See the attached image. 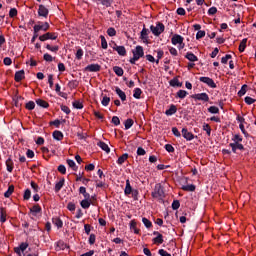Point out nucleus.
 I'll use <instances>...</instances> for the list:
<instances>
[{
    "label": "nucleus",
    "instance_id": "obj_1",
    "mask_svg": "<svg viewBox=\"0 0 256 256\" xmlns=\"http://www.w3.org/2000/svg\"><path fill=\"white\" fill-rule=\"evenodd\" d=\"M152 197L154 199H165V191L163 190V186L161 184H156L154 191L152 192Z\"/></svg>",
    "mask_w": 256,
    "mask_h": 256
},
{
    "label": "nucleus",
    "instance_id": "obj_2",
    "mask_svg": "<svg viewBox=\"0 0 256 256\" xmlns=\"http://www.w3.org/2000/svg\"><path fill=\"white\" fill-rule=\"evenodd\" d=\"M150 31L155 35V37H159L163 31H165V25L163 23H157L156 26L151 25L150 26Z\"/></svg>",
    "mask_w": 256,
    "mask_h": 256
},
{
    "label": "nucleus",
    "instance_id": "obj_3",
    "mask_svg": "<svg viewBox=\"0 0 256 256\" xmlns=\"http://www.w3.org/2000/svg\"><path fill=\"white\" fill-rule=\"evenodd\" d=\"M191 98L195 101H203V103L209 102V94L205 92L191 95Z\"/></svg>",
    "mask_w": 256,
    "mask_h": 256
},
{
    "label": "nucleus",
    "instance_id": "obj_4",
    "mask_svg": "<svg viewBox=\"0 0 256 256\" xmlns=\"http://www.w3.org/2000/svg\"><path fill=\"white\" fill-rule=\"evenodd\" d=\"M199 81L201 83H205V85H208V87H211V89H217V84H215V81H213L210 77H200Z\"/></svg>",
    "mask_w": 256,
    "mask_h": 256
},
{
    "label": "nucleus",
    "instance_id": "obj_5",
    "mask_svg": "<svg viewBox=\"0 0 256 256\" xmlns=\"http://www.w3.org/2000/svg\"><path fill=\"white\" fill-rule=\"evenodd\" d=\"M38 15L39 17H44L45 19H47V17L49 16V8L45 7V5L43 4L39 5Z\"/></svg>",
    "mask_w": 256,
    "mask_h": 256
},
{
    "label": "nucleus",
    "instance_id": "obj_6",
    "mask_svg": "<svg viewBox=\"0 0 256 256\" xmlns=\"http://www.w3.org/2000/svg\"><path fill=\"white\" fill-rule=\"evenodd\" d=\"M48 39L55 41L57 35L55 33L47 32L46 34L39 36L40 41H48Z\"/></svg>",
    "mask_w": 256,
    "mask_h": 256
},
{
    "label": "nucleus",
    "instance_id": "obj_7",
    "mask_svg": "<svg viewBox=\"0 0 256 256\" xmlns=\"http://www.w3.org/2000/svg\"><path fill=\"white\" fill-rule=\"evenodd\" d=\"M85 71H89L90 73H97L101 71V65L99 64H90L85 67Z\"/></svg>",
    "mask_w": 256,
    "mask_h": 256
},
{
    "label": "nucleus",
    "instance_id": "obj_8",
    "mask_svg": "<svg viewBox=\"0 0 256 256\" xmlns=\"http://www.w3.org/2000/svg\"><path fill=\"white\" fill-rule=\"evenodd\" d=\"M133 57L135 59H141L145 53L143 52V48L141 46H136L135 50L132 51Z\"/></svg>",
    "mask_w": 256,
    "mask_h": 256
},
{
    "label": "nucleus",
    "instance_id": "obj_9",
    "mask_svg": "<svg viewBox=\"0 0 256 256\" xmlns=\"http://www.w3.org/2000/svg\"><path fill=\"white\" fill-rule=\"evenodd\" d=\"M182 136L184 137V139H186V141H193V139H195V135H193V133L189 132V130H187V128L182 129Z\"/></svg>",
    "mask_w": 256,
    "mask_h": 256
},
{
    "label": "nucleus",
    "instance_id": "obj_10",
    "mask_svg": "<svg viewBox=\"0 0 256 256\" xmlns=\"http://www.w3.org/2000/svg\"><path fill=\"white\" fill-rule=\"evenodd\" d=\"M183 41H184L183 36H181L179 34H174L171 38L172 45H179V44L183 43Z\"/></svg>",
    "mask_w": 256,
    "mask_h": 256
},
{
    "label": "nucleus",
    "instance_id": "obj_11",
    "mask_svg": "<svg viewBox=\"0 0 256 256\" xmlns=\"http://www.w3.org/2000/svg\"><path fill=\"white\" fill-rule=\"evenodd\" d=\"M230 147H231L233 153H237V151H243V149H245L243 144L238 143V142L230 143Z\"/></svg>",
    "mask_w": 256,
    "mask_h": 256
},
{
    "label": "nucleus",
    "instance_id": "obj_12",
    "mask_svg": "<svg viewBox=\"0 0 256 256\" xmlns=\"http://www.w3.org/2000/svg\"><path fill=\"white\" fill-rule=\"evenodd\" d=\"M49 29V24L45 22L44 24H38L34 26V33H39V31H47Z\"/></svg>",
    "mask_w": 256,
    "mask_h": 256
},
{
    "label": "nucleus",
    "instance_id": "obj_13",
    "mask_svg": "<svg viewBox=\"0 0 256 256\" xmlns=\"http://www.w3.org/2000/svg\"><path fill=\"white\" fill-rule=\"evenodd\" d=\"M65 185V178H61L59 182L55 184L54 191L55 193H59L61 189H63V186Z\"/></svg>",
    "mask_w": 256,
    "mask_h": 256
},
{
    "label": "nucleus",
    "instance_id": "obj_14",
    "mask_svg": "<svg viewBox=\"0 0 256 256\" xmlns=\"http://www.w3.org/2000/svg\"><path fill=\"white\" fill-rule=\"evenodd\" d=\"M140 38L144 43H147V41H149V30L147 28L142 29Z\"/></svg>",
    "mask_w": 256,
    "mask_h": 256
},
{
    "label": "nucleus",
    "instance_id": "obj_15",
    "mask_svg": "<svg viewBox=\"0 0 256 256\" xmlns=\"http://www.w3.org/2000/svg\"><path fill=\"white\" fill-rule=\"evenodd\" d=\"M23 79H25V71L24 70L17 71L15 73V81L19 83V81H23Z\"/></svg>",
    "mask_w": 256,
    "mask_h": 256
},
{
    "label": "nucleus",
    "instance_id": "obj_16",
    "mask_svg": "<svg viewBox=\"0 0 256 256\" xmlns=\"http://www.w3.org/2000/svg\"><path fill=\"white\" fill-rule=\"evenodd\" d=\"M114 50L117 51L118 55H121V57H125L127 55L125 46H116Z\"/></svg>",
    "mask_w": 256,
    "mask_h": 256
},
{
    "label": "nucleus",
    "instance_id": "obj_17",
    "mask_svg": "<svg viewBox=\"0 0 256 256\" xmlns=\"http://www.w3.org/2000/svg\"><path fill=\"white\" fill-rule=\"evenodd\" d=\"M94 3H100L104 7H111L113 5V0H92Z\"/></svg>",
    "mask_w": 256,
    "mask_h": 256
},
{
    "label": "nucleus",
    "instance_id": "obj_18",
    "mask_svg": "<svg viewBox=\"0 0 256 256\" xmlns=\"http://www.w3.org/2000/svg\"><path fill=\"white\" fill-rule=\"evenodd\" d=\"M185 57L188 59V61H191L192 63H195L199 61V58L193 52H187Z\"/></svg>",
    "mask_w": 256,
    "mask_h": 256
},
{
    "label": "nucleus",
    "instance_id": "obj_19",
    "mask_svg": "<svg viewBox=\"0 0 256 256\" xmlns=\"http://www.w3.org/2000/svg\"><path fill=\"white\" fill-rule=\"evenodd\" d=\"M177 113V106L171 105L168 110L165 111V115L171 117V115H175Z\"/></svg>",
    "mask_w": 256,
    "mask_h": 256
},
{
    "label": "nucleus",
    "instance_id": "obj_20",
    "mask_svg": "<svg viewBox=\"0 0 256 256\" xmlns=\"http://www.w3.org/2000/svg\"><path fill=\"white\" fill-rule=\"evenodd\" d=\"M52 223L57 227V229H61V227H63V221L59 217L52 218Z\"/></svg>",
    "mask_w": 256,
    "mask_h": 256
},
{
    "label": "nucleus",
    "instance_id": "obj_21",
    "mask_svg": "<svg viewBox=\"0 0 256 256\" xmlns=\"http://www.w3.org/2000/svg\"><path fill=\"white\" fill-rule=\"evenodd\" d=\"M80 205L82 209H89L91 207V199L84 198L81 202Z\"/></svg>",
    "mask_w": 256,
    "mask_h": 256
},
{
    "label": "nucleus",
    "instance_id": "obj_22",
    "mask_svg": "<svg viewBox=\"0 0 256 256\" xmlns=\"http://www.w3.org/2000/svg\"><path fill=\"white\" fill-rule=\"evenodd\" d=\"M116 94L121 99V101H127V95L120 88H116Z\"/></svg>",
    "mask_w": 256,
    "mask_h": 256
},
{
    "label": "nucleus",
    "instance_id": "obj_23",
    "mask_svg": "<svg viewBox=\"0 0 256 256\" xmlns=\"http://www.w3.org/2000/svg\"><path fill=\"white\" fill-rule=\"evenodd\" d=\"M53 139H55L56 141H62V139H63V132H61L59 130H55L53 132Z\"/></svg>",
    "mask_w": 256,
    "mask_h": 256
},
{
    "label": "nucleus",
    "instance_id": "obj_24",
    "mask_svg": "<svg viewBox=\"0 0 256 256\" xmlns=\"http://www.w3.org/2000/svg\"><path fill=\"white\" fill-rule=\"evenodd\" d=\"M79 193L81 194V195H83V197H84V199H91V195L89 194V193H87V188H85V187H80L79 188Z\"/></svg>",
    "mask_w": 256,
    "mask_h": 256
},
{
    "label": "nucleus",
    "instance_id": "obj_25",
    "mask_svg": "<svg viewBox=\"0 0 256 256\" xmlns=\"http://www.w3.org/2000/svg\"><path fill=\"white\" fill-rule=\"evenodd\" d=\"M133 191V188L131 187V182L129 180H126V187L124 189L125 195H131Z\"/></svg>",
    "mask_w": 256,
    "mask_h": 256
},
{
    "label": "nucleus",
    "instance_id": "obj_26",
    "mask_svg": "<svg viewBox=\"0 0 256 256\" xmlns=\"http://www.w3.org/2000/svg\"><path fill=\"white\" fill-rule=\"evenodd\" d=\"M98 147L102 149V151H105L106 153H110L111 149L109 148V145H107L105 142H99Z\"/></svg>",
    "mask_w": 256,
    "mask_h": 256
},
{
    "label": "nucleus",
    "instance_id": "obj_27",
    "mask_svg": "<svg viewBox=\"0 0 256 256\" xmlns=\"http://www.w3.org/2000/svg\"><path fill=\"white\" fill-rule=\"evenodd\" d=\"M5 221H7V213L3 207H0V222L5 223Z\"/></svg>",
    "mask_w": 256,
    "mask_h": 256
},
{
    "label": "nucleus",
    "instance_id": "obj_28",
    "mask_svg": "<svg viewBox=\"0 0 256 256\" xmlns=\"http://www.w3.org/2000/svg\"><path fill=\"white\" fill-rule=\"evenodd\" d=\"M36 104L39 107H43V109H47V107H49V103H47V101L43 100V99H38L36 100Z\"/></svg>",
    "mask_w": 256,
    "mask_h": 256
},
{
    "label": "nucleus",
    "instance_id": "obj_29",
    "mask_svg": "<svg viewBox=\"0 0 256 256\" xmlns=\"http://www.w3.org/2000/svg\"><path fill=\"white\" fill-rule=\"evenodd\" d=\"M113 71L114 73L118 76V77H123V68L119 67V66H114L113 67Z\"/></svg>",
    "mask_w": 256,
    "mask_h": 256
},
{
    "label": "nucleus",
    "instance_id": "obj_30",
    "mask_svg": "<svg viewBox=\"0 0 256 256\" xmlns=\"http://www.w3.org/2000/svg\"><path fill=\"white\" fill-rule=\"evenodd\" d=\"M247 48V38H244L239 45V51L240 53H243L245 49Z\"/></svg>",
    "mask_w": 256,
    "mask_h": 256
},
{
    "label": "nucleus",
    "instance_id": "obj_31",
    "mask_svg": "<svg viewBox=\"0 0 256 256\" xmlns=\"http://www.w3.org/2000/svg\"><path fill=\"white\" fill-rule=\"evenodd\" d=\"M126 159H129V154L124 153L122 156L118 158L117 160L118 165H123Z\"/></svg>",
    "mask_w": 256,
    "mask_h": 256
},
{
    "label": "nucleus",
    "instance_id": "obj_32",
    "mask_svg": "<svg viewBox=\"0 0 256 256\" xmlns=\"http://www.w3.org/2000/svg\"><path fill=\"white\" fill-rule=\"evenodd\" d=\"M133 119L131 118H128L125 122H124V127H125V130H129L131 129V127H133Z\"/></svg>",
    "mask_w": 256,
    "mask_h": 256
},
{
    "label": "nucleus",
    "instance_id": "obj_33",
    "mask_svg": "<svg viewBox=\"0 0 256 256\" xmlns=\"http://www.w3.org/2000/svg\"><path fill=\"white\" fill-rule=\"evenodd\" d=\"M142 93H143V91L141 90V88H135L134 93H133V98L134 99H141V94Z\"/></svg>",
    "mask_w": 256,
    "mask_h": 256
},
{
    "label": "nucleus",
    "instance_id": "obj_34",
    "mask_svg": "<svg viewBox=\"0 0 256 256\" xmlns=\"http://www.w3.org/2000/svg\"><path fill=\"white\" fill-rule=\"evenodd\" d=\"M130 229H132L136 235H139V229H137V222H135V220L130 222Z\"/></svg>",
    "mask_w": 256,
    "mask_h": 256
},
{
    "label": "nucleus",
    "instance_id": "obj_35",
    "mask_svg": "<svg viewBox=\"0 0 256 256\" xmlns=\"http://www.w3.org/2000/svg\"><path fill=\"white\" fill-rule=\"evenodd\" d=\"M13 191H15V187L13 185L9 186L8 190L4 193V197H11V195H13Z\"/></svg>",
    "mask_w": 256,
    "mask_h": 256
},
{
    "label": "nucleus",
    "instance_id": "obj_36",
    "mask_svg": "<svg viewBox=\"0 0 256 256\" xmlns=\"http://www.w3.org/2000/svg\"><path fill=\"white\" fill-rule=\"evenodd\" d=\"M30 213H32L33 215L41 213V207L39 205H34L32 208H30Z\"/></svg>",
    "mask_w": 256,
    "mask_h": 256
},
{
    "label": "nucleus",
    "instance_id": "obj_37",
    "mask_svg": "<svg viewBox=\"0 0 256 256\" xmlns=\"http://www.w3.org/2000/svg\"><path fill=\"white\" fill-rule=\"evenodd\" d=\"M208 113H211L212 115H217L219 113V108L217 106H210L208 108Z\"/></svg>",
    "mask_w": 256,
    "mask_h": 256
},
{
    "label": "nucleus",
    "instance_id": "obj_38",
    "mask_svg": "<svg viewBox=\"0 0 256 256\" xmlns=\"http://www.w3.org/2000/svg\"><path fill=\"white\" fill-rule=\"evenodd\" d=\"M183 191H190L193 192L195 191V185L189 184V185H184L182 186Z\"/></svg>",
    "mask_w": 256,
    "mask_h": 256
},
{
    "label": "nucleus",
    "instance_id": "obj_39",
    "mask_svg": "<svg viewBox=\"0 0 256 256\" xmlns=\"http://www.w3.org/2000/svg\"><path fill=\"white\" fill-rule=\"evenodd\" d=\"M171 87H181V82H179V79L174 78L170 80Z\"/></svg>",
    "mask_w": 256,
    "mask_h": 256
},
{
    "label": "nucleus",
    "instance_id": "obj_40",
    "mask_svg": "<svg viewBox=\"0 0 256 256\" xmlns=\"http://www.w3.org/2000/svg\"><path fill=\"white\" fill-rule=\"evenodd\" d=\"M107 35L109 37H115V35H117V30H115L113 27H110L107 29Z\"/></svg>",
    "mask_w": 256,
    "mask_h": 256
},
{
    "label": "nucleus",
    "instance_id": "obj_41",
    "mask_svg": "<svg viewBox=\"0 0 256 256\" xmlns=\"http://www.w3.org/2000/svg\"><path fill=\"white\" fill-rule=\"evenodd\" d=\"M67 164L73 171H77V165L75 164V161L68 159Z\"/></svg>",
    "mask_w": 256,
    "mask_h": 256
},
{
    "label": "nucleus",
    "instance_id": "obj_42",
    "mask_svg": "<svg viewBox=\"0 0 256 256\" xmlns=\"http://www.w3.org/2000/svg\"><path fill=\"white\" fill-rule=\"evenodd\" d=\"M6 167H7V171L9 173H11L13 171V161L11 159H8L6 161Z\"/></svg>",
    "mask_w": 256,
    "mask_h": 256
},
{
    "label": "nucleus",
    "instance_id": "obj_43",
    "mask_svg": "<svg viewBox=\"0 0 256 256\" xmlns=\"http://www.w3.org/2000/svg\"><path fill=\"white\" fill-rule=\"evenodd\" d=\"M46 49L48 51H52V53H57L59 51V46H51V45L47 44Z\"/></svg>",
    "mask_w": 256,
    "mask_h": 256
},
{
    "label": "nucleus",
    "instance_id": "obj_44",
    "mask_svg": "<svg viewBox=\"0 0 256 256\" xmlns=\"http://www.w3.org/2000/svg\"><path fill=\"white\" fill-rule=\"evenodd\" d=\"M203 131H206L208 137H211V126H209V124H203Z\"/></svg>",
    "mask_w": 256,
    "mask_h": 256
},
{
    "label": "nucleus",
    "instance_id": "obj_45",
    "mask_svg": "<svg viewBox=\"0 0 256 256\" xmlns=\"http://www.w3.org/2000/svg\"><path fill=\"white\" fill-rule=\"evenodd\" d=\"M43 59L44 61H47V63L55 61V58H53V56H51L49 53L44 54Z\"/></svg>",
    "mask_w": 256,
    "mask_h": 256
},
{
    "label": "nucleus",
    "instance_id": "obj_46",
    "mask_svg": "<svg viewBox=\"0 0 256 256\" xmlns=\"http://www.w3.org/2000/svg\"><path fill=\"white\" fill-rule=\"evenodd\" d=\"M233 143H241L243 141V137L239 134H235L232 138Z\"/></svg>",
    "mask_w": 256,
    "mask_h": 256
},
{
    "label": "nucleus",
    "instance_id": "obj_47",
    "mask_svg": "<svg viewBox=\"0 0 256 256\" xmlns=\"http://www.w3.org/2000/svg\"><path fill=\"white\" fill-rule=\"evenodd\" d=\"M177 97H179V99H185L187 97V91L179 90L177 92Z\"/></svg>",
    "mask_w": 256,
    "mask_h": 256
},
{
    "label": "nucleus",
    "instance_id": "obj_48",
    "mask_svg": "<svg viewBox=\"0 0 256 256\" xmlns=\"http://www.w3.org/2000/svg\"><path fill=\"white\" fill-rule=\"evenodd\" d=\"M142 223H144L147 229H151V227L153 226V223H151L147 218H142Z\"/></svg>",
    "mask_w": 256,
    "mask_h": 256
},
{
    "label": "nucleus",
    "instance_id": "obj_49",
    "mask_svg": "<svg viewBox=\"0 0 256 256\" xmlns=\"http://www.w3.org/2000/svg\"><path fill=\"white\" fill-rule=\"evenodd\" d=\"M245 93H247V85L244 84L241 87V89L238 91V96L243 97V95H245Z\"/></svg>",
    "mask_w": 256,
    "mask_h": 256
},
{
    "label": "nucleus",
    "instance_id": "obj_50",
    "mask_svg": "<svg viewBox=\"0 0 256 256\" xmlns=\"http://www.w3.org/2000/svg\"><path fill=\"white\" fill-rule=\"evenodd\" d=\"M154 243H158L159 245H161V243H163V235L162 234H158V236H156L153 239Z\"/></svg>",
    "mask_w": 256,
    "mask_h": 256
},
{
    "label": "nucleus",
    "instance_id": "obj_51",
    "mask_svg": "<svg viewBox=\"0 0 256 256\" xmlns=\"http://www.w3.org/2000/svg\"><path fill=\"white\" fill-rule=\"evenodd\" d=\"M100 39H101L102 49H107L108 45H107V39H105V36H100Z\"/></svg>",
    "mask_w": 256,
    "mask_h": 256
},
{
    "label": "nucleus",
    "instance_id": "obj_52",
    "mask_svg": "<svg viewBox=\"0 0 256 256\" xmlns=\"http://www.w3.org/2000/svg\"><path fill=\"white\" fill-rule=\"evenodd\" d=\"M179 207H181V203L179 202V200H174L172 203V209L174 211H177V209H179Z\"/></svg>",
    "mask_w": 256,
    "mask_h": 256
},
{
    "label": "nucleus",
    "instance_id": "obj_53",
    "mask_svg": "<svg viewBox=\"0 0 256 256\" xmlns=\"http://www.w3.org/2000/svg\"><path fill=\"white\" fill-rule=\"evenodd\" d=\"M110 101H111V98H109V97H107V96H104L103 99H102V101H101V103H102V105H103L104 107H107V105H109Z\"/></svg>",
    "mask_w": 256,
    "mask_h": 256
},
{
    "label": "nucleus",
    "instance_id": "obj_54",
    "mask_svg": "<svg viewBox=\"0 0 256 256\" xmlns=\"http://www.w3.org/2000/svg\"><path fill=\"white\" fill-rule=\"evenodd\" d=\"M26 109H28V111H33V109H35V102L29 101V102L26 104Z\"/></svg>",
    "mask_w": 256,
    "mask_h": 256
},
{
    "label": "nucleus",
    "instance_id": "obj_55",
    "mask_svg": "<svg viewBox=\"0 0 256 256\" xmlns=\"http://www.w3.org/2000/svg\"><path fill=\"white\" fill-rule=\"evenodd\" d=\"M231 57H232L231 54H227L225 57H222L221 63L223 65H227V63H228L229 59H231Z\"/></svg>",
    "mask_w": 256,
    "mask_h": 256
},
{
    "label": "nucleus",
    "instance_id": "obj_56",
    "mask_svg": "<svg viewBox=\"0 0 256 256\" xmlns=\"http://www.w3.org/2000/svg\"><path fill=\"white\" fill-rule=\"evenodd\" d=\"M73 107L74 109H83V103H81L80 101H74Z\"/></svg>",
    "mask_w": 256,
    "mask_h": 256
},
{
    "label": "nucleus",
    "instance_id": "obj_57",
    "mask_svg": "<svg viewBox=\"0 0 256 256\" xmlns=\"http://www.w3.org/2000/svg\"><path fill=\"white\" fill-rule=\"evenodd\" d=\"M24 199L26 201H29V199H31V190H29V189L25 190V192H24Z\"/></svg>",
    "mask_w": 256,
    "mask_h": 256
},
{
    "label": "nucleus",
    "instance_id": "obj_58",
    "mask_svg": "<svg viewBox=\"0 0 256 256\" xmlns=\"http://www.w3.org/2000/svg\"><path fill=\"white\" fill-rule=\"evenodd\" d=\"M244 101L247 105H253V103L255 102V99H253L252 97L247 96V97H245Z\"/></svg>",
    "mask_w": 256,
    "mask_h": 256
},
{
    "label": "nucleus",
    "instance_id": "obj_59",
    "mask_svg": "<svg viewBox=\"0 0 256 256\" xmlns=\"http://www.w3.org/2000/svg\"><path fill=\"white\" fill-rule=\"evenodd\" d=\"M95 241H96V236H95V234H90L88 243H89L90 245H95Z\"/></svg>",
    "mask_w": 256,
    "mask_h": 256
},
{
    "label": "nucleus",
    "instance_id": "obj_60",
    "mask_svg": "<svg viewBox=\"0 0 256 256\" xmlns=\"http://www.w3.org/2000/svg\"><path fill=\"white\" fill-rule=\"evenodd\" d=\"M76 59L81 60L83 59V49H78L76 52Z\"/></svg>",
    "mask_w": 256,
    "mask_h": 256
},
{
    "label": "nucleus",
    "instance_id": "obj_61",
    "mask_svg": "<svg viewBox=\"0 0 256 256\" xmlns=\"http://www.w3.org/2000/svg\"><path fill=\"white\" fill-rule=\"evenodd\" d=\"M205 37V31L199 30L196 34V39H203Z\"/></svg>",
    "mask_w": 256,
    "mask_h": 256
},
{
    "label": "nucleus",
    "instance_id": "obj_62",
    "mask_svg": "<svg viewBox=\"0 0 256 256\" xmlns=\"http://www.w3.org/2000/svg\"><path fill=\"white\" fill-rule=\"evenodd\" d=\"M9 17H17V10L15 8L10 9L9 11Z\"/></svg>",
    "mask_w": 256,
    "mask_h": 256
},
{
    "label": "nucleus",
    "instance_id": "obj_63",
    "mask_svg": "<svg viewBox=\"0 0 256 256\" xmlns=\"http://www.w3.org/2000/svg\"><path fill=\"white\" fill-rule=\"evenodd\" d=\"M217 13V7L213 6L209 8L208 15H215Z\"/></svg>",
    "mask_w": 256,
    "mask_h": 256
},
{
    "label": "nucleus",
    "instance_id": "obj_64",
    "mask_svg": "<svg viewBox=\"0 0 256 256\" xmlns=\"http://www.w3.org/2000/svg\"><path fill=\"white\" fill-rule=\"evenodd\" d=\"M158 253H159L160 256H171V254L168 253V252H167L166 250H164V249H160V250L158 251Z\"/></svg>",
    "mask_w": 256,
    "mask_h": 256
}]
</instances>
